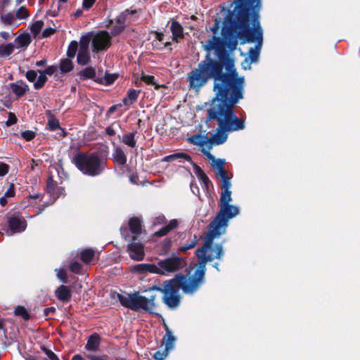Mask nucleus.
Instances as JSON below:
<instances>
[{
	"mask_svg": "<svg viewBox=\"0 0 360 360\" xmlns=\"http://www.w3.org/2000/svg\"><path fill=\"white\" fill-rule=\"evenodd\" d=\"M54 312H56L55 307H47L44 309L43 316L44 317H46V316H49L51 314H53Z\"/></svg>",
	"mask_w": 360,
	"mask_h": 360,
	"instance_id": "nucleus-59",
	"label": "nucleus"
},
{
	"mask_svg": "<svg viewBox=\"0 0 360 360\" xmlns=\"http://www.w3.org/2000/svg\"><path fill=\"white\" fill-rule=\"evenodd\" d=\"M78 47L79 46L76 41L70 42L67 51L68 58L61 60L59 68H73L71 59L75 58Z\"/></svg>",
	"mask_w": 360,
	"mask_h": 360,
	"instance_id": "nucleus-19",
	"label": "nucleus"
},
{
	"mask_svg": "<svg viewBox=\"0 0 360 360\" xmlns=\"http://www.w3.org/2000/svg\"><path fill=\"white\" fill-rule=\"evenodd\" d=\"M217 174L220 176L222 184L221 187H231V177L228 176L227 171L225 169L222 172H217Z\"/></svg>",
	"mask_w": 360,
	"mask_h": 360,
	"instance_id": "nucleus-40",
	"label": "nucleus"
},
{
	"mask_svg": "<svg viewBox=\"0 0 360 360\" xmlns=\"http://www.w3.org/2000/svg\"><path fill=\"white\" fill-rule=\"evenodd\" d=\"M225 163L226 162L224 159H217L214 160V162L212 163V165L217 169V172H220L225 170Z\"/></svg>",
	"mask_w": 360,
	"mask_h": 360,
	"instance_id": "nucleus-44",
	"label": "nucleus"
},
{
	"mask_svg": "<svg viewBox=\"0 0 360 360\" xmlns=\"http://www.w3.org/2000/svg\"><path fill=\"white\" fill-rule=\"evenodd\" d=\"M14 45L16 49H26L31 43V37L28 33H23L15 38Z\"/></svg>",
	"mask_w": 360,
	"mask_h": 360,
	"instance_id": "nucleus-29",
	"label": "nucleus"
},
{
	"mask_svg": "<svg viewBox=\"0 0 360 360\" xmlns=\"http://www.w3.org/2000/svg\"><path fill=\"white\" fill-rule=\"evenodd\" d=\"M91 39L88 37H82L77 53V63L80 65H86L90 60L89 44Z\"/></svg>",
	"mask_w": 360,
	"mask_h": 360,
	"instance_id": "nucleus-16",
	"label": "nucleus"
},
{
	"mask_svg": "<svg viewBox=\"0 0 360 360\" xmlns=\"http://www.w3.org/2000/svg\"><path fill=\"white\" fill-rule=\"evenodd\" d=\"M56 28L47 27L43 31L42 36L43 37H49L51 35L53 34L56 32Z\"/></svg>",
	"mask_w": 360,
	"mask_h": 360,
	"instance_id": "nucleus-58",
	"label": "nucleus"
},
{
	"mask_svg": "<svg viewBox=\"0 0 360 360\" xmlns=\"http://www.w3.org/2000/svg\"><path fill=\"white\" fill-rule=\"evenodd\" d=\"M136 134L137 131L128 132L124 134L122 136H119V139L124 145L129 148H134L136 146V141L135 139V136Z\"/></svg>",
	"mask_w": 360,
	"mask_h": 360,
	"instance_id": "nucleus-30",
	"label": "nucleus"
},
{
	"mask_svg": "<svg viewBox=\"0 0 360 360\" xmlns=\"http://www.w3.org/2000/svg\"><path fill=\"white\" fill-rule=\"evenodd\" d=\"M86 357L89 360H108V356L107 354L103 355H95V354H86Z\"/></svg>",
	"mask_w": 360,
	"mask_h": 360,
	"instance_id": "nucleus-51",
	"label": "nucleus"
},
{
	"mask_svg": "<svg viewBox=\"0 0 360 360\" xmlns=\"http://www.w3.org/2000/svg\"><path fill=\"white\" fill-rule=\"evenodd\" d=\"M8 171L9 165L4 162H0V176H4L8 174Z\"/></svg>",
	"mask_w": 360,
	"mask_h": 360,
	"instance_id": "nucleus-54",
	"label": "nucleus"
},
{
	"mask_svg": "<svg viewBox=\"0 0 360 360\" xmlns=\"http://www.w3.org/2000/svg\"><path fill=\"white\" fill-rule=\"evenodd\" d=\"M178 158H182L189 162H192L191 157L185 153H176L167 155L162 158L163 162H172Z\"/></svg>",
	"mask_w": 360,
	"mask_h": 360,
	"instance_id": "nucleus-35",
	"label": "nucleus"
},
{
	"mask_svg": "<svg viewBox=\"0 0 360 360\" xmlns=\"http://www.w3.org/2000/svg\"><path fill=\"white\" fill-rule=\"evenodd\" d=\"M96 0H83L82 1V8L84 10L90 9L93 5L95 4Z\"/></svg>",
	"mask_w": 360,
	"mask_h": 360,
	"instance_id": "nucleus-56",
	"label": "nucleus"
},
{
	"mask_svg": "<svg viewBox=\"0 0 360 360\" xmlns=\"http://www.w3.org/2000/svg\"><path fill=\"white\" fill-rule=\"evenodd\" d=\"M197 244V236L195 235L193 236V239L190 241V243L187 244H184L180 246L178 249L179 252H186L188 250L193 248Z\"/></svg>",
	"mask_w": 360,
	"mask_h": 360,
	"instance_id": "nucleus-41",
	"label": "nucleus"
},
{
	"mask_svg": "<svg viewBox=\"0 0 360 360\" xmlns=\"http://www.w3.org/2000/svg\"><path fill=\"white\" fill-rule=\"evenodd\" d=\"M167 219L164 215L157 217L153 220L154 225H161L166 222Z\"/></svg>",
	"mask_w": 360,
	"mask_h": 360,
	"instance_id": "nucleus-57",
	"label": "nucleus"
},
{
	"mask_svg": "<svg viewBox=\"0 0 360 360\" xmlns=\"http://www.w3.org/2000/svg\"><path fill=\"white\" fill-rule=\"evenodd\" d=\"M193 165V170L200 181H201L204 186L208 188L210 186H212V181L210 180L209 177L204 172V171L201 169L200 166H198L196 163L191 162Z\"/></svg>",
	"mask_w": 360,
	"mask_h": 360,
	"instance_id": "nucleus-28",
	"label": "nucleus"
},
{
	"mask_svg": "<svg viewBox=\"0 0 360 360\" xmlns=\"http://www.w3.org/2000/svg\"><path fill=\"white\" fill-rule=\"evenodd\" d=\"M141 80L147 84L155 86V89L158 90L160 87H164L165 85L156 84L155 77L153 75H146L143 72H141Z\"/></svg>",
	"mask_w": 360,
	"mask_h": 360,
	"instance_id": "nucleus-39",
	"label": "nucleus"
},
{
	"mask_svg": "<svg viewBox=\"0 0 360 360\" xmlns=\"http://www.w3.org/2000/svg\"><path fill=\"white\" fill-rule=\"evenodd\" d=\"M70 270L75 274H82L83 266L82 265L78 262H72L70 264Z\"/></svg>",
	"mask_w": 360,
	"mask_h": 360,
	"instance_id": "nucleus-42",
	"label": "nucleus"
},
{
	"mask_svg": "<svg viewBox=\"0 0 360 360\" xmlns=\"http://www.w3.org/2000/svg\"><path fill=\"white\" fill-rule=\"evenodd\" d=\"M172 240L170 238H165L162 242V250L167 253L171 248Z\"/></svg>",
	"mask_w": 360,
	"mask_h": 360,
	"instance_id": "nucleus-53",
	"label": "nucleus"
},
{
	"mask_svg": "<svg viewBox=\"0 0 360 360\" xmlns=\"http://www.w3.org/2000/svg\"><path fill=\"white\" fill-rule=\"evenodd\" d=\"M15 48V45L13 43H8L7 44H1L0 56H8L14 51Z\"/></svg>",
	"mask_w": 360,
	"mask_h": 360,
	"instance_id": "nucleus-38",
	"label": "nucleus"
},
{
	"mask_svg": "<svg viewBox=\"0 0 360 360\" xmlns=\"http://www.w3.org/2000/svg\"><path fill=\"white\" fill-rule=\"evenodd\" d=\"M40 349L45 353L49 360H60L58 356L52 350L48 349L44 345H41Z\"/></svg>",
	"mask_w": 360,
	"mask_h": 360,
	"instance_id": "nucleus-45",
	"label": "nucleus"
},
{
	"mask_svg": "<svg viewBox=\"0 0 360 360\" xmlns=\"http://www.w3.org/2000/svg\"><path fill=\"white\" fill-rule=\"evenodd\" d=\"M18 121V119L15 116V115L13 112H8V120L6 122V124L9 127L14 124H15Z\"/></svg>",
	"mask_w": 360,
	"mask_h": 360,
	"instance_id": "nucleus-50",
	"label": "nucleus"
},
{
	"mask_svg": "<svg viewBox=\"0 0 360 360\" xmlns=\"http://www.w3.org/2000/svg\"><path fill=\"white\" fill-rule=\"evenodd\" d=\"M133 271L137 272L140 274H143L146 272V264H138L134 266Z\"/></svg>",
	"mask_w": 360,
	"mask_h": 360,
	"instance_id": "nucleus-49",
	"label": "nucleus"
},
{
	"mask_svg": "<svg viewBox=\"0 0 360 360\" xmlns=\"http://www.w3.org/2000/svg\"><path fill=\"white\" fill-rule=\"evenodd\" d=\"M101 338L97 333H92L87 339L85 349L88 351L96 352L98 349Z\"/></svg>",
	"mask_w": 360,
	"mask_h": 360,
	"instance_id": "nucleus-26",
	"label": "nucleus"
},
{
	"mask_svg": "<svg viewBox=\"0 0 360 360\" xmlns=\"http://www.w3.org/2000/svg\"><path fill=\"white\" fill-rule=\"evenodd\" d=\"M27 360H48L46 358L40 356H30Z\"/></svg>",
	"mask_w": 360,
	"mask_h": 360,
	"instance_id": "nucleus-64",
	"label": "nucleus"
},
{
	"mask_svg": "<svg viewBox=\"0 0 360 360\" xmlns=\"http://www.w3.org/2000/svg\"><path fill=\"white\" fill-rule=\"evenodd\" d=\"M161 275H167L169 273L178 271L186 266L185 258L178 256H172L158 261Z\"/></svg>",
	"mask_w": 360,
	"mask_h": 360,
	"instance_id": "nucleus-9",
	"label": "nucleus"
},
{
	"mask_svg": "<svg viewBox=\"0 0 360 360\" xmlns=\"http://www.w3.org/2000/svg\"><path fill=\"white\" fill-rule=\"evenodd\" d=\"M15 194V186L13 184H11L8 188L4 193L5 197L11 198L14 197Z\"/></svg>",
	"mask_w": 360,
	"mask_h": 360,
	"instance_id": "nucleus-52",
	"label": "nucleus"
},
{
	"mask_svg": "<svg viewBox=\"0 0 360 360\" xmlns=\"http://www.w3.org/2000/svg\"><path fill=\"white\" fill-rule=\"evenodd\" d=\"M9 230L12 233H20L24 231L27 227L26 220L19 212H15L7 219Z\"/></svg>",
	"mask_w": 360,
	"mask_h": 360,
	"instance_id": "nucleus-15",
	"label": "nucleus"
},
{
	"mask_svg": "<svg viewBox=\"0 0 360 360\" xmlns=\"http://www.w3.org/2000/svg\"><path fill=\"white\" fill-rule=\"evenodd\" d=\"M141 90H136L134 89H129L127 91V96L123 98L122 103L124 105H130L138 99V97L141 93Z\"/></svg>",
	"mask_w": 360,
	"mask_h": 360,
	"instance_id": "nucleus-33",
	"label": "nucleus"
},
{
	"mask_svg": "<svg viewBox=\"0 0 360 360\" xmlns=\"http://www.w3.org/2000/svg\"><path fill=\"white\" fill-rule=\"evenodd\" d=\"M165 329L166 334L162 341V345L165 344V349L162 352L158 350L153 354V358L155 360H165L169 356V352L174 348L176 338L166 325Z\"/></svg>",
	"mask_w": 360,
	"mask_h": 360,
	"instance_id": "nucleus-12",
	"label": "nucleus"
},
{
	"mask_svg": "<svg viewBox=\"0 0 360 360\" xmlns=\"http://www.w3.org/2000/svg\"><path fill=\"white\" fill-rule=\"evenodd\" d=\"M55 296L60 302L64 303L68 302L70 301L72 297V291L70 287L65 285H60L55 290Z\"/></svg>",
	"mask_w": 360,
	"mask_h": 360,
	"instance_id": "nucleus-21",
	"label": "nucleus"
},
{
	"mask_svg": "<svg viewBox=\"0 0 360 360\" xmlns=\"http://www.w3.org/2000/svg\"><path fill=\"white\" fill-rule=\"evenodd\" d=\"M121 107H122V104H120V103L112 105L111 107L109 108V109L107 112V115H110L113 114L118 108H120Z\"/></svg>",
	"mask_w": 360,
	"mask_h": 360,
	"instance_id": "nucleus-60",
	"label": "nucleus"
},
{
	"mask_svg": "<svg viewBox=\"0 0 360 360\" xmlns=\"http://www.w3.org/2000/svg\"><path fill=\"white\" fill-rule=\"evenodd\" d=\"M219 205L230 204L232 200L231 187H221Z\"/></svg>",
	"mask_w": 360,
	"mask_h": 360,
	"instance_id": "nucleus-34",
	"label": "nucleus"
},
{
	"mask_svg": "<svg viewBox=\"0 0 360 360\" xmlns=\"http://www.w3.org/2000/svg\"><path fill=\"white\" fill-rule=\"evenodd\" d=\"M219 211L217 212L213 221L223 226L224 231H226L229 220L239 214V209L238 207L230 204L219 205Z\"/></svg>",
	"mask_w": 360,
	"mask_h": 360,
	"instance_id": "nucleus-11",
	"label": "nucleus"
},
{
	"mask_svg": "<svg viewBox=\"0 0 360 360\" xmlns=\"http://www.w3.org/2000/svg\"><path fill=\"white\" fill-rule=\"evenodd\" d=\"M207 51L214 50L217 56V62H210L209 65L199 64L198 68H234V60L230 58L228 53L219 46V40L213 36L204 45Z\"/></svg>",
	"mask_w": 360,
	"mask_h": 360,
	"instance_id": "nucleus-8",
	"label": "nucleus"
},
{
	"mask_svg": "<svg viewBox=\"0 0 360 360\" xmlns=\"http://www.w3.org/2000/svg\"><path fill=\"white\" fill-rule=\"evenodd\" d=\"M169 23L170 24L169 29L172 34V40L179 42L184 37L182 25L174 19H171Z\"/></svg>",
	"mask_w": 360,
	"mask_h": 360,
	"instance_id": "nucleus-20",
	"label": "nucleus"
},
{
	"mask_svg": "<svg viewBox=\"0 0 360 360\" xmlns=\"http://www.w3.org/2000/svg\"><path fill=\"white\" fill-rule=\"evenodd\" d=\"M44 26V22L41 20L34 22L31 27V32L37 36L41 31Z\"/></svg>",
	"mask_w": 360,
	"mask_h": 360,
	"instance_id": "nucleus-43",
	"label": "nucleus"
},
{
	"mask_svg": "<svg viewBox=\"0 0 360 360\" xmlns=\"http://www.w3.org/2000/svg\"><path fill=\"white\" fill-rule=\"evenodd\" d=\"M15 15L18 19H26L29 16L28 11L25 6H21L17 11Z\"/></svg>",
	"mask_w": 360,
	"mask_h": 360,
	"instance_id": "nucleus-48",
	"label": "nucleus"
},
{
	"mask_svg": "<svg viewBox=\"0 0 360 360\" xmlns=\"http://www.w3.org/2000/svg\"><path fill=\"white\" fill-rule=\"evenodd\" d=\"M127 252L132 259L141 261L145 256L144 245L131 238V242L127 245Z\"/></svg>",
	"mask_w": 360,
	"mask_h": 360,
	"instance_id": "nucleus-17",
	"label": "nucleus"
},
{
	"mask_svg": "<svg viewBox=\"0 0 360 360\" xmlns=\"http://www.w3.org/2000/svg\"><path fill=\"white\" fill-rule=\"evenodd\" d=\"M233 11L228 10L224 19L222 35L240 40V44L255 42L254 48L241 63L243 68L257 61L263 43V30L259 25L258 12L260 0H235Z\"/></svg>",
	"mask_w": 360,
	"mask_h": 360,
	"instance_id": "nucleus-1",
	"label": "nucleus"
},
{
	"mask_svg": "<svg viewBox=\"0 0 360 360\" xmlns=\"http://www.w3.org/2000/svg\"><path fill=\"white\" fill-rule=\"evenodd\" d=\"M9 86L17 98L22 97L30 90L28 85L22 80L10 83Z\"/></svg>",
	"mask_w": 360,
	"mask_h": 360,
	"instance_id": "nucleus-22",
	"label": "nucleus"
},
{
	"mask_svg": "<svg viewBox=\"0 0 360 360\" xmlns=\"http://www.w3.org/2000/svg\"><path fill=\"white\" fill-rule=\"evenodd\" d=\"M57 276L63 283H68V276L65 270L60 269L57 274Z\"/></svg>",
	"mask_w": 360,
	"mask_h": 360,
	"instance_id": "nucleus-55",
	"label": "nucleus"
},
{
	"mask_svg": "<svg viewBox=\"0 0 360 360\" xmlns=\"http://www.w3.org/2000/svg\"><path fill=\"white\" fill-rule=\"evenodd\" d=\"M224 227L212 221L209 224V230L206 233L204 244L195 251L198 258V264L195 271L205 276L206 273V264L214 259H221L224 255V248L221 244L214 245V240L224 233Z\"/></svg>",
	"mask_w": 360,
	"mask_h": 360,
	"instance_id": "nucleus-5",
	"label": "nucleus"
},
{
	"mask_svg": "<svg viewBox=\"0 0 360 360\" xmlns=\"http://www.w3.org/2000/svg\"><path fill=\"white\" fill-rule=\"evenodd\" d=\"M45 115L48 117L47 128L50 131H56L58 129H60L63 133L62 136L65 137L66 136V132L64 129L60 127L58 120L55 117L51 111L50 110H46Z\"/></svg>",
	"mask_w": 360,
	"mask_h": 360,
	"instance_id": "nucleus-24",
	"label": "nucleus"
},
{
	"mask_svg": "<svg viewBox=\"0 0 360 360\" xmlns=\"http://www.w3.org/2000/svg\"><path fill=\"white\" fill-rule=\"evenodd\" d=\"M57 69H44L43 72H39L37 77V72L34 70H30L26 72L25 77L30 82H34V88L36 90L41 89L47 82L46 75H52L56 72Z\"/></svg>",
	"mask_w": 360,
	"mask_h": 360,
	"instance_id": "nucleus-13",
	"label": "nucleus"
},
{
	"mask_svg": "<svg viewBox=\"0 0 360 360\" xmlns=\"http://www.w3.org/2000/svg\"><path fill=\"white\" fill-rule=\"evenodd\" d=\"M133 82L134 85L137 87H141L142 86V82H143L141 80V78L139 79L138 76L136 75H133L132 76Z\"/></svg>",
	"mask_w": 360,
	"mask_h": 360,
	"instance_id": "nucleus-62",
	"label": "nucleus"
},
{
	"mask_svg": "<svg viewBox=\"0 0 360 360\" xmlns=\"http://www.w3.org/2000/svg\"><path fill=\"white\" fill-rule=\"evenodd\" d=\"M187 79L193 89H199L212 79L214 97L207 108L234 109L244 98L245 81L237 69H192Z\"/></svg>",
	"mask_w": 360,
	"mask_h": 360,
	"instance_id": "nucleus-2",
	"label": "nucleus"
},
{
	"mask_svg": "<svg viewBox=\"0 0 360 360\" xmlns=\"http://www.w3.org/2000/svg\"><path fill=\"white\" fill-rule=\"evenodd\" d=\"M129 228L131 233L133 234V240H137L139 235L141 233V220L136 217H133L129 220Z\"/></svg>",
	"mask_w": 360,
	"mask_h": 360,
	"instance_id": "nucleus-23",
	"label": "nucleus"
},
{
	"mask_svg": "<svg viewBox=\"0 0 360 360\" xmlns=\"http://www.w3.org/2000/svg\"><path fill=\"white\" fill-rule=\"evenodd\" d=\"M112 160L115 163L120 165H124L127 163V158L123 149L120 146H115L112 154Z\"/></svg>",
	"mask_w": 360,
	"mask_h": 360,
	"instance_id": "nucleus-27",
	"label": "nucleus"
},
{
	"mask_svg": "<svg viewBox=\"0 0 360 360\" xmlns=\"http://www.w3.org/2000/svg\"><path fill=\"white\" fill-rule=\"evenodd\" d=\"M117 297L122 306L134 311L143 310L148 314H153L155 309V295L147 298L141 295L139 292H134L127 295L118 293Z\"/></svg>",
	"mask_w": 360,
	"mask_h": 360,
	"instance_id": "nucleus-7",
	"label": "nucleus"
},
{
	"mask_svg": "<svg viewBox=\"0 0 360 360\" xmlns=\"http://www.w3.org/2000/svg\"><path fill=\"white\" fill-rule=\"evenodd\" d=\"M27 198L29 199H32V200H39V201H41L43 198H44V194L43 193H36V194H33V195H29L27 196Z\"/></svg>",
	"mask_w": 360,
	"mask_h": 360,
	"instance_id": "nucleus-61",
	"label": "nucleus"
},
{
	"mask_svg": "<svg viewBox=\"0 0 360 360\" xmlns=\"http://www.w3.org/2000/svg\"><path fill=\"white\" fill-rule=\"evenodd\" d=\"M21 137L27 141L33 140L36 136V133L33 131L26 130L20 132Z\"/></svg>",
	"mask_w": 360,
	"mask_h": 360,
	"instance_id": "nucleus-47",
	"label": "nucleus"
},
{
	"mask_svg": "<svg viewBox=\"0 0 360 360\" xmlns=\"http://www.w3.org/2000/svg\"><path fill=\"white\" fill-rule=\"evenodd\" d=\"M84 37L91 39L93 52L98 53L106 51L111 44V36L107 31L89 33Z\"/></svg>",
	"mask_w": 360,
	"mask_h": 360,
	"instance_id": "nucleus-10",
	"label": "nucleus"
},
{
	"mask_svg": "<svg viewBox=\"0 0 360 360\" xmlns=\"http://www.w3.org/2000/svg\"><path fill=\"white\" fill-rule=\"evenodd\" d=\"M95 256V251L92 248H86L80 253V259L85 264L90 263Z\"/></svg>",
	"mask_w": 360,
	"mask_h": 360,
	"instance_id": "nucleus-36",
	"label": "nucleus"
},
{
	"mask_svg": "<svg viewBox=\"0 0 360 360\" xmlns=\"http://www.w3.org/2000/svg\"><path fill=\"white\" fill-rule=\"evenodd\" d=\"M14 314L16 316L21 317L24 321H29L31 316L24 306L17 305L14 307Z\"/></svg>",
	"mask_w": 360,
	"mask_h": 360,
	"instance_id": "nucleus-37",
	"label": "nucleus"
},
{
	"mask_svg": "<svg viewBox=\"0 0 360 360\" xmlns=\"http://www.w3.org/2000/svg\"><path fill=\"white\" fill-rule=\"evenodd\" d=\"M219 29V21L216 20L214 25L211 27V31L214 34H217Z\"/></svg>",
	"mask_w": 360,
	"mask_h": 360,
	"instance_id": "nucleus-63",
	"label": "nucleus"
},
{
	"mask_svg": "<svg viewBox=\"0 0 360 360\" xmlns=\"http://www.w3.org/2000/svg\"><path fill=\"white\" fill-rule=\"evenodd\" d=\"M146 272L161 275L159 264H146Z\"/></svg>",
	"mask_w": 360,
	"mask_h": 360,
	"instance_id": "nucleus-46",
	"label": "nucleus"
},
{
	"mask_svg": "<svg viewBox=\"0 0 360 360\" xmlns=\"http://www.w3.org/2000/svg\"><path fill=\"white\" fill-rule=\"evenodd\" d=\"M108 148L99 151L78 152L72 160V163L84 175L97 176L106 169L108 162Z\"/></svg>",
	"mask_w": 360,
	"mask_h": 360,
	"instance_id": "nucleus-6",
	"label": "nucleus"
},
{
	"mask_svg": "<svg viewBox=\"0 0 360 360\" xmlns=\"http://www.w3.org/2000/svg\"><path fill=\"white\" fill-rule=\"evenodd\" d=\"M45 191L53 200H57L61 195H65V188L58 186V183L53 179V175L51 172H49Z\"/></svg>",
	"mask_w": 360,
	"mask_h": 360,
	"instance_id": "nucleus-14",
	"label": "nucleus"
},
{
	"mask_svg": "<svg viewBox=\"0 0 360 360\" xmlns=\"http://www.w3.org/2000/svg\"><path fill=\"white\" fill-rule=\"evenodd\" d=\"M205 122L216 121L218 127L216 133L210 137L202 136L199 134H194L188 138V141L198 146H203L207 143L211 145L218 146L225 143L228 139V133L240 131L245 129V120L238 117L234 109L231 108H207Z\"/></svg>",
	"mask_w": 360,
	"mask_h": 360,
	"instance_id": "nucleus-3",
	"label": "nucleus"
},
{
	"mask_svg": "<svg viewBox=\"0 0 360 360\" xmlns=\"http://www.w3.org/2000/svg\"><path fill=\"white\" fill-rule=\"evenodd\" d=\"M134 13V11L129 12L128 10H126L124 12L117 17L115 22L112 25V35L115 36L123 31L124 28L125 27L126 20L129 16Z\"/></svg>",
	"mask_w": 360,
	"mask_h": 360,
	"instance_id": "nucleus-18",
	"label": "nucleus"
},
{
	"mask_svg": "<svg viewBox=\"0 0 360 360\" xmlns=\"http://www.w3.org/2000/svg\"><path fill=\"white\" fill-rule=\"evenodd\" d=\"M179 225V222L176 219H172L169 221V224L163 227H162L160 230L155 232L154 236L157 237H162L166 236L169 231L176 229Z\"/></svg>",
	"mask_w": 360,
	"mask_h": 360,
	"instance_id": "nucleus-32",
	"label": "nucleus"
},
{
	"mask_svg": "<svg viewBox=\"0 0 360 360\" xmlns=\"http://www.w3.org/2000/svg\"><path fill=\"white\" fill-rule=\"evenodd\" d=\"M99 76L101 77V82L98 83L105 86L112 84L119 77L118 74L116 73L110 74L108 72L103 73V69L99 70Z\"/></svg>",
	"mask_w": 360,
	"mask_h": 360,
	"instance_id": "nucleus-31",
	"label": "nucleus"
},
{
	"mask_svg": "<svg viewBox=\"0 0 360 360\" xmlns=\"http://www.w3.org/2000/svg\"><path fill=\"white\" fill-rule=\"evenodd\" d=\"M205 282V276L194 271L193 274L187 277L182 274H177L170 280L163 283V288L153 285L150 289L163 293L162 301L170 309L177 307L181 302L179 293L181 288L186 294H193Z\"/></svg>",
	"mask_w": 360,
	"mask_h": 360,
	"instance_id": "nucleus-4",
	"label": "nucleus"
},
{
	"mask_svg": "<svg viewBox=\"0 0 360 360\" xmlns=\"http://www.w3.org/2000/svg\"><path fill=\"white\" fill-rule=\"evenodd\" d=\"M99 70L100 69H98V72H96V69H82L79 72V76L82 80L91 79L97 83L101 82V77L99 76Z\"/></svg>",
	"mask_w": 360,
	"mask_h": 360,
	"instance_id": "nucleus-25",
	"label": "nucleus"
}]
</instances>
